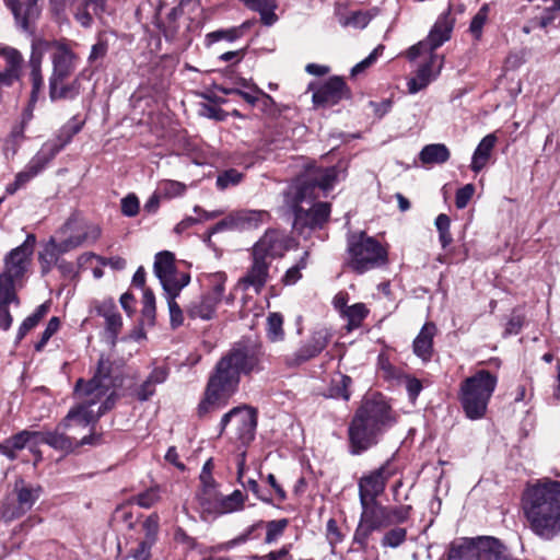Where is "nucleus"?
I'll use <instances>...</instances> for the list:
<instances>
[{"label": "nucleus", "mask_w": 560, "mask_h": 560, "mask_svg": "<svg viewBox=\"0 0 560 560\" xmlns=\"http://www.w3.org/2000/svg\"><path fill=\"white\" fill-rule=\"evenodd\" d=\"M443 66V57L436 54H431L429 60L423 63L417 71L416 77L408 81V91L415 94L434 80L440 73Z\"/></svg>", "instance_id": "obj_21"}, {"label": "nucleus", "mask_w": 560, "mask_h": 560, "mask_svg": "<svg viewBox=\"0 0 560 560\" xmlns=\"http://www.w3.org/2000/svg\"><path fill=\"white\" fill-rule=\"evenodd\" d=\"M338 179V170L331 167H313L299 176L285 190L284 203L294 212V228L302 232L322 228L330 214V205L313 200L318 198V191L327 192L332 189Z\"/></svg>", "instance_id": "obj_1"}, {"label": "nucleus", "mask_w": 560, "mask_h": 560, "mask_svg": "<svg viewBox=\"0 0 560 560\" xmlns=\"http://www.w3.org/2000/svg\"><path fill=\"white\" fill-rule=\"evenodd\" d=\"M56 48L51 56L52 72L49 82L57 80H67L75 70L77 56L65 44L54 43Z\"/></svg>", "instance_id": "obj_18"}, {"label": "nucleus", "mask_w": 560, "mask_h": 560, "mask_svg": "<svg viewBox=\"0 0 560 560\" xmlns=\"http://www.w3.org/2000/svg\"><path fill=\"white\" fill-rule=\"evenodd\" d=\"M153 544L141 540L124 560H150Z\"/></svg>", "instance_id": "obj_58"}, {"label": "nucleus", "mask_w": 560, "mask_h": 560, "mask_svg": "<svg viewBox=\"0 0 560 560\" xmlns=\"http://www.w3.org/2000/svg\"><path fill=\"white\" fill-rule=\"evenodd\" d=\"M474 192H475V187L472 184H467L464 187L459 188L455 196L456 207L458 209H464L468 205Z\"/></svg>", "instance_id": "obj_63"}, {"label": "nucleus", "mask_w": 560, "mask_h": 560, "mask_svg": "<svg viewBox=\"0 0 560 560\" xmlns=\"http://www.w3.org/2000/svg\"><path fill=\"white\" fill-rule=\"evenodd\" d=\"M168 369L164 366L154 368L149 376L135 390L136 397L140 401H145L155 394V386L166 381Z\"/></svg>", "instance_id": "obj_28"}, {"label": "nucleus", "mask_w": 560, "mask_h": 560, "mask_svg": "<svg viewBox=\"0 0 560 560\" xmlns=\"http://www.w3.org/2000/svg\"><path fill=\"white\" fill-rule=\"evenodd\" d=\"M80 0H59V7L75 5ZM106 0H83L75 13L77 21L83 26L89 27L92 24V15L88 12V8H92L94 14L98 15L105 11Z\"/></svg>", "instance_id": "obj_26"}, {"label": "nucleus", "mask_w": 560, "mask_h": 560, "mask_svg": "<svg viewBox=\"0 0 560 560\" xmlns=\"http://www.w3.org/2000/svg\"><path fill=\"white\" fill-rule=\"evenodd\" d=\"M454 24L455 19L451 15V8H448L446 12L442 13L438 18L425 38L427 44H429L430 51H433L451 38Z\"/></svg>", "instance_id": "obj_23"}, {"label": "nucleus", "mask_w": 560, "mask_h": 560, "mask_svg": "<svg viewBox=\"0 0 560 560\" xmlns=\"http://www.w3.org/2000/svg\"><path fill=\"white\" fill-rule=\"evenodd\" d=\"M407 537V530L405 528L396 527L388 530L382 538V546L389 548H397L400 546Z\"/></svg>", "instance_id": "obj_50"}, {"label": "nucleus", "mask_w": 560, "mask_h": 560, "mask_svg": "<svg viewBox=\"0 0 560 560\" xmlns=\"http://www.w3.org/2000/svg\"><path fill=\"white\" fill-rule=\"evenodd\" d=\"M436 326L434 323H425L418 336L413 340V353L422 361H430L433 353V338L436 334Z\"/></svg>", "instance_id": "obj_25"}, {"label": "nucleus", "mask_w": 560, "mask_h": 560, "mask_svg": "<svg viewBox=\"0 0 560 560\" xmlns=\"http://www.w3.org/2000/svg\"><path fill=\"white\" fill-rule=\"evenodd\" d=\"M259 351L245 343H236L215 365L211 374L205 398L198 406L199 416L223 407L238 387L241 374L259 370Z\"/></svg>", "instance_id": "obj_3"}, {"label": "nucleus", "mask_w": 560, "mask_h": 560, "mask_svg": "<svg viewBox=\"0 0 560 560\" xmlns=\"http://www.w3.org/2000/svg\"><path fill=\"white\" fill-rule=\"evenodd\" d=\"M384 46L380 45L377 46L365 59L357 63L351 69V75L354 77L361 72H363L365 69H368L370 66H372L377 57L383 52Z\"/></svg>", "instance_id": "obj_59"}, {"label": "nucleus", "mask_w": 560, "mask_h": 560, "mask_svg": "<svg viewBox=\"0 0 560 560\" xmlns=\"http://www.w3.org/2000/svg\"><path fill=\"white\" fill-rule=\"evenodd\" d=\"M10 305H20L18 291L0 287V328L3 330H8L13 322Z\"/></svg>", "instance_id": "obj_34"}, {"label": "nucleus", "mask_w": 560, "mask_h": 560, "mask_svg": "<svg viewBox=\"0 0 560 560\" xmlns=\"http://www.w3.org/2000/svg\"><path fill=\"white\" fill-rule=\"evenodd\" d=\"M270 262L256 253L252 252V265L246 275L240 280V283L247 288H254L257 293L261 291L269 278Z\"/></svg>", "instance_id": "obj_22"}, {"label": "nucleus", "mask_w": 560, "mask_h": 560, "mask_svg": "<svg viewBox=\"0 0 560 560\" xmlns=\"http://www.w3.org/2000/svg\"><path fill=\"white\" fill-rule=\"evenodd\" d=\"M410 510V505L387 506L389 526L393 524H399L407 521L409 517Z\"/></svg>", "instance_id": "obj_57"}, {"label": "nucleus", "mask_w": 560, "mask_h": 560, "mask_svg": "<svg viewBox=\"0 0 560 560\" xmlns=\"http://www.w3.org/2000/svg\"><path fill=\"white\" fill-rule=\"evenodd\" d=\"M208 36L213 42H218V40H222V39H225L229 42H234L237 38L242 37V32H241V28L232 27V28H228V30H219V31L212 32Z\"/></svg>", "instance_id": "obj_62"}, {"label": "nucleus", "mask_w": 560, "mask_h": 560, "mask_svg": "<svg viewBox=\"0 0 560 560\" xmlns=\"http://www.w3.org/2000/svg\"><path fill=\"white\" fill-rule=\"evenodd\" d=\"M164 292H165V296H166V301H167V305H168L171 325L173 328H176V327L180 326L184 320L182 308L175 301V299L178 296L180 291H176V292L164 291Z\"/></svg>", "instance_id": "obj_46"}, {"label": "nucleus", "mask_w": 560, "mask_h": 560, "mask_svg": "<svg viewBox=\"0 0 560 560\" xmlns=\"http://www.w3.org/2000/svg\"><path fill=\"white\" fill-rule=\"evenodd\" d=\"M81 128L82 124L80 122L70 121L67 124L61 129L57 141L47 142L42 147L39 158L46 153H49L47 160H51L67 143L71 141L72 137L78 133Z\"/></svg>", "instance_id": "obj_30"}, {"label": "nucleus", "mask_w": 560, "mask_h": 560, "mask_svg": "<svg viewBox=\"0 0 560 560\" xmlns=\"http://www.w3.org/2000/svg\"><path fill=\"white\" fill-rule=\"evenodd\" d=\"M349 96V90L340 77H331L313 93L317 106H332Z\"/></svg>", "instance_id": "obj_17"}, {"label": "nucleus", "mask_w": 560, "mask_h": 560, "mask_svg": "<svg viewBox=\"0 0 560 560\" xmlns=\"http://www.w3.org/2000/svg\"><path fill=\"white\" fill-rule=\"evenodd\" d=\"M60 319L56 316L51 317L42 334L39 341L35 345L36 351H42L51 336L59 329Z\"/></svg>", "instance_id": "obj_54"}, {"label": "nucleus", "mask_w": 560, "mask_h": 560, "mask_svg": "<svg viewBox=\"0 0 560 560\" xmlns=\"http://www.w3.org/2000/svg\"><path fill=\"white\" fill-rule=\"evenodd\" d=\"M219 302L207 294L198 303H192L188 308V315L192 318L211 319Z\"/></svg>", "instance_id": "obj_36"}, {"label": "nucleus", "mask_w": 560, "mask_h": 560, "mask_svg": "<svg viewBox=\"0 0 560 560\" xmlns=\"http://www.w3.org/2000/svg\"><path fill=\"white\" fill-rule=\"evenodd\" d=\"M477 548L478 560H505L508 555L505 546L494 537L480 538Z\"/></svg>", "instance_id": "obj_31"}, {"label": "nucleus", "mask_w": 560, "mask_h": 560, "mask_svg": "<svg viewBox=\"0 0 560 560\" xmlns=\"http://www.w3.org/2000/svg\"><path fill=\"white\" fill-rule=\"evenodd\" d=\"M221 432L231 424L234 432L243 443H248L254 439L257 425V412L248 406L235 407L225 413L221 419Z\"/></svg>", "instance_id": "obj_13"}, {"label": "nucleus", "mask_w": 560, "mask_h": 560, "mask_svg": "<svg viewBox=\"0 0 560 560\" xmlns=\"http://www.w3.org/2000/svg\"><path fill=\"white\" fill-rule=\"evenodd\" d=\"M488 13L489 8L487 4H483L471 20L469 31L476 39L481 37L482 27L488 19Z\"/></svg>", "instance_id": "obj_51"}, {"label": "nucleus", "mask_w": 560, "mask_h": 560, "mask_svg": "<svg viewBox=\"0 0 560 560\" xmlns=\"http://www.w3.org/2000/svg\"><path fill=\"white\" fill-rule=\"evenodd\" d=\"M154 273L159 278L164 291H182L189 281L188 273H178L175 268V257L171 252H161L155 255Z\"/></svg>", "instance_id": "obj_12"}, {"label": "nucleus", "mask_w": 560, "mask_h": 560, "mask_svg": "<svg viewBox=\"0 0 560 560\" xmlns=\"http://www.w3.org/2000/svg\"><path fill=\"white\" fill-rule=\"evenodd\" d=\"M394 475L395 469L390 460H386L378 468L364 474L358 482L360 502L377 500Z\"/></svg>", "instance_id": "obj_14"}, {"label": "nucleus", "mask_w": 560, "mask_h": 560, "mask_svg": "<svg viewBox=\"0 0 560 560\" xmlns=\"http://www.w3.org/2000/svg\"><path fill=\"white\" fill-rule=\"evenodd\" d=\"M495 142L497 137L493 133L487 135L481 139L471 159L470 167L475 173H479L487 165Z\"/></svg>", "instance_id": "obj_33"}, {"label": "nucleus", "mask_w": 560, "mask_h": 560, "mask_svg": "<svg viewBox=\"0 0 560 560\" xmlns=\"http://www.w3.org/2000/svg\"><path fill=\"white\" fill-rule=\"evenodd\" d=\"M40 151L37 153V155L32 160L28 168L24 172H21L16 175L15 178V185L21 186L28 182L32 177L37 175L39 171L44 167L46 163H48L50 160H47L49 156V153H46L45 155H42L39 158Z\"/></svg>", "instance_id": "obj_41"}, {"label": "nucleus", "mask_w": 560, "mask_h": 560, "mask_svg": "<svg viewBox=\"0 0 560 560\" xmlns=\"http://www.w3.org/2000/svg\"><path fill=\"white\" fill-rule=\"evenodd\" d=\"M244 500L245 497L240 490H235L229 495L220 494L217 514H226L242 510Z\"/></svg>", "instance_id": "obj_37"}, {"label": "nucleus", "mask_w": 560, "mask_h": 560, "mask_svg": "<svg viewBox=\"0 0 560 560\" xmlns=\"http://www.w3.org/2000/svg\"><path fill=\"white\" fill-rule=\"evenodd\" d=\"M369 310L363 303H355L343 310L342 316L347 319V329L349 331L359 328L368 316Z\"/></svg>", "instance_id": "obj_38"}, {"label": "nucleus", "mask_w": 560, "mask_h": 560, "mask_svg": "<svg viewBox=\"0 0 560 560\" xmlns=\"http://www.w3.org/2000/svg\"><path fill=\"white\" fill-rule=\"evenodd\" d=\"M388 404L383 399H368L357 410L350 425L349 440L353 454H360L377 443L378 435L395 423Z\"/></svg>", "instance_id": "obj_5"}, {"label": "nucleus", "mask_w": 560, "mask_h": 560, "mask_svg": "<svg viewBox=\"0 0 560 560\" xmlns=\"http://www.w3.org/2000/svg\"><path fill=\"white\" fill-rule=\"evenodd\" d=\"M330 334L326 328H319L312 332L310 339L296 351V362H305L319 354L327 346Z\"/></svg>", "instance_id": "obj_24"}, {"label": "nucleus", "mask_w": 560, "mask_h": 560, "mask_svg": "<svg viewBox=\"0 0 560 560\" xmlns=\"http://www.w3.org/2000/svg\"><path fill=\"white\" fill-rule=\"evenodd\" d=\"M220 493L215 487H203L202 491L198 494L199 504L203 512L209 514H217Z\"/></svg>", "instance_id": "obj_42"}, {"label": "nucleus", "mask_w": 560, "mask_h": 560, "mask_svg": "<svg viewBox=\"0 0 560 560\" xmlns=\"http://www.w3.org/2000/svg\"><path fill=\"white\" fill-rule=\"evenodd\" d=\"M36 244L34 234H28L20 246L11 249L3 258V270L0 273V287L16 290L32 262Z\"/></svg>", "instance_id": "obj_8"}, {"label": "nucleus", "mask_w": 560, "mask_h": 560, "mask_svg": "<svg viewBox=\"0 0 560 560\" xmlns=\"http://www.w3.org/2000/svg\"><path fill=\"white\" fill-rule=\"evenodd\" d=\"M308 252H304L300 260L292 267H290L283 277L281 282L284 285H293L302 278V270L307 266Z\"/></svg>", "instance_id": "obj_45"}, {"label": "nucleus", "mask_w": 560, "mask_h": 560, "mask_svg": "<svg viewBox=\"0 0 560 560\" xmlns=\"http://www.w3.org/2000/svg\"><path fill=\"white\" fill-rule=\"evenodd\" d=\"M116 378L113 376V363L108 358L101 357L94 376L84 382L79 380L74 387L77 405L72 407L60 427L63 430L74 425L89 427L94 432V424L114 405Z\"/></svg>", "instance_id": "obj_2"}, {"label": "nucleus", "mask_w": 560, "mask_h": 560, "mask_svg": "<svg viewBox=\"0 0 560 560\" xmlns=\"http://www.w3.org/2000/svg\"><path fill=\"white\" fill-rule=\"evenodd\" d=\"M142 528L144 530V541L148 544H153L156 540V535L159 532V516L156 514H152L142 524Z\"/></svg>", "instance_id": "obj_53"}, {"label": "nucleus", "mask_w": 560, "mask_h": 560, "mask_svg": "<svg viewBox=\"0 0 560 560\" xmlns=\"http://www.w3.org/2000/svg\"><path fill=\"white\" fill-rule=\"evenodd\" d=\"M59 236L78 237L80 245L85 242H95L101 236V229L98 225L88 223L79 217H71L68 221L59 229Z\"/></svg>", "instance_id": "obj_19"}, {"label": "nucleus", "mask_w": 560, "mask_h": 560, "mask_svg": "<svg viewBox=\"0 0 560 560\" xmlns=\"http://www.w3.org/2000/svg\"><path fill=\"white\" fill-rule=\"evenodd\" d=\"M522 506L530 530L550 540L560 534V481L541 478L529 483Z\"/></svg>", "instance_id": "obj_4"}, {"label": "nucleus", "mask_w": 560, "mask_h": 560, "mask_svg": "<svg viewBox=\"0 0 560 560\" xmlns=\"http://www.w3.org/2000/svg\"><path fill=\"white\" fill-rule=\"evenodd\" d=\"M288 525L287 520L271 521L267 524V534L265 541L267 544H271L276 541L283 533L284 528Z\"/></svg>", "instance_id": "obj_56"}, {"label": "nucleus", "mask_w": 560, "mask_h": 560, "mask_svg": "<svg viewBox=\"0 0 560 560\" xmlns=\"http://www.w3.org/2000/svg\"><path fill=\"white\" fill-rule=\"evenodd\" d=\"M30 77L32 82L31 103L35 104L44 85L42 69L31 68Z\"/></svg>", "instance_id": "obj_60"}, {"label": "nucleus", "mask_w": 560, "mask_h": 560, "mask_svg": "<svg viewBox=\"0 0 560 560\" xmlns=\"http://www.w3.org/2000/svg\"><path fill=\"white\" fill-rule=\"evenodd\" d=\"M0 54L4 57L7 62L4 70H9L21 75L23 65V57L21 52L15 48L7 47L3 48Z\"/></svg>", "instance_id": "obj_47"}, {"label": "nucleus", "mask_w": 560, "mask_h": 560, "mask_svg": "<svg viewBox=\"0 0 560 560\" xmlns=\"http://www.w3.org/2000/svg\"><path fill=\"white\" fill-rule=\"evenodd\" d=\"M37 1L38 0H20L19 4L11 11L16 24L25 32L30 31L31 24L34 23L40 14Z\"/></svg>", "instance_id": "obj_27"}, {"label": "nucleus", "mask_w": 560, "mask_h": 560, "mask_svg": "<svg viewBox=\"0 0 560 560\" xmlns=\"http://www.w3.org/2000/svg\"><path fill=\"white\" fill-rule=\"evenodd\" d=\"M247 9L258 12L260 21L266 26H271L278 21L275 13L278 8L276 0H240Z\"/></svg>", "instance_id": "obj_32"}, {"label": "nucleus", "mask_w": 560, "mask_h": 560, "mask_svg": "<svg viewBox=\"0 0 560 560\" xmlns=\"http://www.w3.org/2000/svg\"><path fill=\"white\" fill-rule=\"evenodd\" d=\"M43 488L24 479L14 482L12 498H8L0 509V517L5 522L21 517L28 512L40 498Z\"/></svg>", "instance_id": "obj_9"}, {"label": "nucleus", "mask_w": 560, "mask_h": 560, "mask_svg": "<svg viewBox=\"0 0 560 560\" xmlns=\"http://www.w3.org/2000/svg\"><path fill=\"white\" fill-rule=\"evenodd\" d=\"M266 331L270 341L277 342L283 340V316L280 313H269L266 323Z\"/></svg>", "instance_id": "obj_40"}, {"label": "nucleus", "mask_w": 560, "mask_h": 560, "mask_svg": "<svg viewBox=\"0 0 560 560\" xmlns=\"http://www.w3.org/2000/svg\"><path fill=\"white\" fill-rule=\"evenodd\" d=\"M142 304V324L153 326L155 322V296L150 289H144Z\"/></svg>", "instance_id": "obj_43"}, {"label": "nucleus", "mask_w": 560, "mask_h": 560, "mask_svg": "<svg viewBox=\"0 0 560 560\" xmlns=\"http://www.w3.org/2000/svg\"><path fill=\"white\" fill-rule=\"evenodd\" d=\"M293 238L285 232L269 229L264 235L254 244L252 252L262 258H281L293 246Z\"/></svg>", "instance_id": "obj_16"}, {"label": "nucleus", "mask_w": 560, "mask_h": 560, "mask_svg": "<svg viewBox=\"0 0 560 560\" xmlns=\"http://www.w3.org/2000/svg\"><path fill=\"white\" fill-rule=\"evenodd\" d=\"M50 43L44 39H34L32 42V54L30 57V67L42 69L44 54L49 49Z\"/></svg>", "instance_id": "obj_49"}, {"label": "nucleus", "mask_w": 560, "mask_h": 560, "mask_svg": "<svg viewBox=\"0 0 560 560\" xmlns=\"http://www.w3.org/2000/svg\"><path fill=\"white\" fill-rule=\"evenodd\" d=\"M186 190V185L177 180H163L159 184L158 191L162 198L171 199L182 196Z\"/></svg>", "instance_id": "obj_48"}, {"label": "nucleus", "mask_w": 560, "mask_h": 560, "mask_svg": "<svg viewBox=\"0 0 560 560\" xmlns=\"http://www.w3.org/2000/svg\"><path fill=\"white\" fill-rule=\"evenodd\" d=\"M450 150L443 143H433L423 147L420 160L423 164H442L450 159Z\"/></svg>", "instance_id": "obj_35"}, {"label": "nucleus", "mask_w": 560, "mask_h": 560, "mask_svg": "<svg viewBox=\"0 0 560 560\" xmlns=\"http://www.w3.org/2000/svg\"><path fill=\"white\" fill-rule=\"evenodd\" d=\"M35 435L36 431L23 430L1 442L0 453L9 459L13 460L16 458L18 452L30 445V450L36 454V460L34 463V465H36L37 462L40 460L42 455L38 451L35 450L37 446L35 445Z\"/></svg>", "instance_id": "obj_20"}, {"label": "nucleus", "mask_w": 560, "mask_h": 560, "mask_svg": "<svg viewBox=\"0 0 560 560\" xmlns=\"http://www.w3.org/2000/svg\"><path fill=\"white\" fill-rule=\"evenodd\" d=\"M160 500L159 488H151L139 493L135 501L141 508L149 509Z\"/></svg>", "instance_id": "obj_55"}, {"label": "nucleus", "mask_w": 560, "mask_h": 560, "mask_svg": "<svg viewBox=\"0 0 560 560\" xmlns=\"http://www.w3.org/2000/svg\"><path fill=\"white\" fill-rule=\"evenodd\" d=\"M243 179V174L238 171L231 168L222 174H220L217 178V186L220 189H226L230 186H235L240 184Z\"/></svg>", "instance_id": "obj_52"}, {"label": "nucleus", "mask_w": 560, "mask_h": 560, "mask_svg": "<svg viewBox=\"0 0 560 560\" xmlns=\"http://www.w3.org/2000/svg\"><path fill=\"white\" fill-rule=\"evenodd\" d=\"M81 93V83L78 78L71 82L66 80H57L49 82V98L51 102L66 100L72 101Z\"/></svg>", "instance_id": "obj_29"}, {"label": "nucleus", "mask_w": 560, "mask_h": 560, "mask_svg": "<svg viewBox=\"0 0 560 560\" xmlns=\"http://www.w3.org/2000/svg\"><path fill=\"white\" fill-rule=\"evenodd\" d=\"M105 324H106V330L110 336L112 342L115 343L116 338H117V336L121 329V326H122V319H121L120 314L117 312L109 318L105 319Z\"/></svg>", "instance_id": "obj_64"}, {"label": "nucleus", "mask_w": 560, "mask_h": 560, "mask_svg": "<svg viewBox=\"0 0 560 560\" xmlns=\"http://www.w3.org/2000/svg\"><path fill=\"white\" fill-rule=\"evenodd\" d=\"M121 212L126 217H135L139 212V199L135 194H129L121 199Z\"/></svg>", "instance_id": "obj_61"}, {"label": "nucleus", "mask_w": 560, "mask_h": 560, "mask_svg": "<svg viewBox=\"0 0 560 560\" xmlns=\"http://www.w3.org/2000/svg\"><path fill=\"white\" fill-rule=\"evenodd\" d=\"M59 256L60 254L56 247V238L52 237L49 240V242L45 245L43 252L39 254L42 272H49L51 268L58 264Z\"/></svg>", "instance_id": "obj_39"}, {"label": "nucleus", "mask_w": 560, "mask_h": 560, "mask_svg": "<svg viewBox=\"0 0 560 560\" xmlns=\"http://www.w3.org/2000/svg\"><path fill=\"white\" fill-rule=\"evenodd\" d=\"M349 266L358 273L385 265L387 252L375 238L364 232L348 238Z\"/></svg>", "instance_id": "obj_7"}, {"label": "nucleus", "mask_w": 560, "mask_h": 560, "mask_svg": "<svg viewBox=\"0 0 560 560\" xmlns=\"http://www.w3.org/2000/svg\"><path fill=\"white\" fill-rule=\"evenodd\" d=\"M361 516L359 525L354 532L353 541L361 549H366L368 541L374 530H380L389 526L387 506L382 505L377 500L360 502Z\"/></svg>", "instance_id": "obj_10"}, {"label": "nucleus", "mask_w": 560, "mask_h": 560, "mask_svg": "<svg viewBox=\"0 0 560 560\" xmlns=\"http://www.w3.org/2000/svg\"><path fill=\"white\" fill-rule=\"evenodd\" d=\"M377 8H372L368 11L352 12L343 22V25H350L355 28H364L370 21L378 14Z\"/></svg>", "instance_id": "obj_44"}, {"label": "nucleus", "mask_w": 560, "mask_h": 560, "mask_svg": "<svg viewBox=\"0 0 560 560\" xmlns=\"http://www.w3.org/2000/svg\"><path fill=\"white\" fill-rule=\"evenodd\" d=\"M497 384L498 377L487 370H478L460 383L458 399L467 418L477 420L486 415Z\"/></svg>", "instance_id": "obj_6"}, {"label": "nucleus", "mask_w": 560, "mask_h": 560, "mask_svg": "<svg viewBox=\"0 0 560 560\" xmlns=\"http://www.w3.org/2000/svg\"><path fill=\"white\" fill-rule=\"evenodd\" d=\"M270 220V214L266 210H249L243 209L232 211L224 219L215 223L208 232V236L205 240L210 243L211 236L215 233L224 231H248L259 228L261 224L267 223Z\"/></svg>", "instance_id": "obj_11"}, {"label": "nucleus", "mask_w": 560, "mask_h": 560, "mask_svg": "<svg viewBox=\"0 0 560 560\" xmlns=\"http://www.w3.org/2000/svg\"><path fill=\"white\" fill-rule=\"evenodd\" d=\"M60 429H63V427L59 424L55 431H36L35 445L45 443L55 450L69 453L78 446L98 445L101 443V434L90 433L78 441L77 439L66 435L65 432H60Z\"/></svg>", "instance_id": "obj_15"}]
</instances>
